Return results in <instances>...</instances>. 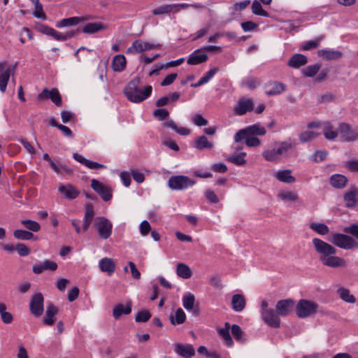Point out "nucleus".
Wrapping results in <instances>:
<instances>
[{
    "label": "nucleus",
    "instance_id": "39",
    "mask_svg": "<svg viewBox=\"0 0 358 358\" xmlns=\"http://www.w3.org/2000/svg\"><path fill=\"white\" fill-rule=\"evenodd\" d=\"M171 323L173 325L181 324L185 322L186 315L183 310L180 308H178L174 315L169 316Z\"/></svg>",
    "mask_w": 358,
    "mask_h": 358
},
{
    "label": "nucleus",
    "instance_id": "43",
    "mask_svg": "<svg viewBox=\"0 0 358 358\" xmlns=\"http://www.w3.org/2000/svg\"><path fill=\"white\" fill-rule=\"evenodd\" d=\"M262 3L258 0L253 1L251 6L252 13L255 15L269 17V13L263 8Z\"/></svg>",
    "mask_w": 358,
    "mask_h": 358
},
{
    "label": "nucleus",
    "instance_id": "20",
    "mask_svg": "<svg viewBox=\"0 0 358 358\" xmlns=\"http://www.w3.org/2000/svg\"><path fill=\"white\" fill-rule=\"evenodd\" d=\"M265 93L268 96H275L282 94L286 90V85L280 82L271 81L265 85Z\"/></svg>",
    "mask_w": 358,
    "mask_h": 358
},
{
    "label": "nucleus",
    "instance_id": "40",
    "mask_svg": "<svg viewBox=\"0 0 358 358\" xmlns=\"http://www.w3.org/2000/svg\"><path fill=\"white\" fill-rule=\"evenodd\" d=\"M278 197L284 202H294L299 200L298 194L293 191H282L278 194Z\"/></svg>",
    "mask_w": 358,
    "mask_h": 358
},
{
    "label": "nucleus",
    "instance_id": "57",
    "mask_svg": "<svg viewBox=\"0 0 358 358\" xmlns=\"http://www.w3.org/2000/svg\"><path fill=\"white\" fill-rule=\"evenodd\" d=\"M259 24L252 21H245L241 24L242 29L245 32L252 31L257 29Z\"/></svg>",
    "mask_w": 358,
    "mask_h": 358
},
{
    "label": "nucleus",
    "instance_id": "2",
    "mask_svg": "<svg viewBox=\"0 0 358 358\" xmlns=\"http://www.w3.org/2000/svg\"><path fill=\"white\" fill-rule=\"evenodd\" d=\"M141 80L136 77L130 80L124 89L127 99L133 103H141L147 99L152 94L151 85L146 86L143 90L139 87Z\"/></svg>",
    "mask_w": 358,
    "mask_h": 358
},
{
    "label": "nucleus",
    "instance_id": "47",
    "mask_svg": "<svg viewBox=\"0 0 358 358\" xmlns=\"http://www.w3.org/2000/svg\"><path fill=\"white\" fill-rule=\"evenodd\" d=\"M338 293L340 298L347 303H354L356 301L355 297L350 294L348 289L341 287L338 289Z\"/></svg>",
    "mask_w": 358,
    "mask_h": 358
},
{
    "label": "nucleus",
    "instance_id": "35",
    "mask_svg": "<svg viewBox=\"0 0 358 358\" xmlns=\"http://www.w3.org/2000/svg\"><path fill=\"white\" fill-rule=\"evenodd\" d=\"M323 134L324 137L330 141L334 140L338 135V130L334 129L333 124L329 121L324 122Z\"/></svg>",
    "mask_w": 358,
    "mask_h": 358
},
{
    "label": "nucleus",
    "instance_id": "42",
    "mask_svg": "<svg viewBox=\"0 0 358 358\" xmlns=\"http://www.w3.org/2000/svg\"><path fill=\"white\" fill-rule=\"evenodd\" d=\"M247 133L252 136H264L266 133L264 127L259 124H255L245 128Z\"/></svg>",
    "mask_w": 358,
    "mask_h": 358
},
{
    "label": "nucleus",
    "instance_id": "63",
    "mask_svg": "<svg viewBox=\"0 0 358 358\" xmlns=\"http://www.w3.org/2000/svg\"><path fill=\"white\" fill-rule=\"evenodd\" d=\"M192 122L195 125L199 127L206 126L208 124V120L200 114L195 115L192 117Z\"/></svg>",
    "mask_w": 358,
    "mask_h": 358
},
{
    "label": "nucleus",
    "instance_id": "61",
    "mask_svg": "<svg viewBox=\"0 0 358 358\" xmlns=\"http://www.w3.org/2000/svg\"><path fill=\"white\" fill-rule=\"evenodd\" d=\"M245 144L248 147H258L261 145V141L258 138L248 135L245 141Z\"/></svg>",
    "mask_w": 358,
    "mask_h": 358
},
{
    "label": "nucleus",
    "instance_id": "18",
    "mask_svg": "<svg viewBox=\"0 0 358 358\" xmlns=\"http://www.w3.org/2000/svg\"><path fill=\"white\" fill-rule=\"evenodd\" d=\"M273 309L266 310L261 315L262 320L268 326L272 328H279L280 326V320Z\"/></svg>",
    "mask_w": 358,
    "mask_h": 358
},
{
    "label": "nucleus",
    "instance_id": "21",
    "mask_svg": "<svg viewBox=\"0 0 358 358\" xmlns=\"http://www.w3.org/2000/svg\"><path fill=\"white\" fill-rule=\"evenodd\" d=\"M236 153L229 155L226 158V160L236 166H244L247 163L245 157L247 153L242 151L241 148H235Z\"/></svg>",
    "mask_w": 358,
    "mask_h": 358
},
{
    "label": "nucleus",
    "instance_id": "24",
    "mask_svg": "<svg viewBox=\"0 0 358 358\" xmlns=\"http://www.w3.org/2000/svg\"><path fill=\"white\" fill-rule=\"evenodd\" d=\"M57 313V307L52 303H48L46 306L45 316L43 318V323L48 326L53 325L55 322V317Z\"/></svg>",
    "mask_w": 358,
    "mask_h": 358
},
{
    "label": "nucleus",
    "instance_id": "33",
    "mask_svg": "<svg viewBox=\"0 0 358 358\" xmlns=\"http://www.w3.org/2000/svg\"><path fill=\"white\" fill-rule=\"evenodd\" d=\"M94 216V211L93 206L90 204H87L85 206V211L83 218V230L87 231L92 222Z\"/></svg>",
    "mask_w": 358,
    "mask_h": 358
},
{
    "label": "nucleus",
    "instance_id": "19",
    "mask_svg": "<svg viewBox=\"0 0 358 358\" xmlns=\"http://www.w3.org/2000/svg\"><path fill=\"white\" fill-rule=\"evenodd\" d=\"M58 189L64 197L69 200L75 199L80 194V191L71 184H60Z\"/></svg>",
    "mask_w": 358,
    "mask_h": 358
},
{
    "label": "nucleus",
    "instance_id": "1",
    "mask_svg": "<svg viewBox=\"0 0 358 358\" xmlns=\"http://www.w3.org/2000/svg\"><path fill=\"white\" fill-rule=\"evenodd\" d=\"M312 241L315 251L320 255V261L324 266L333 268L347 267L346 260L336 255L337 250L333 245L318 238H314Z\"/></svg>",
    "mask_w": 358,
    "mask_h": 358
},
{
    "label": "nucleus",
    "instance_id": "37",
    "mask_svg": "<svg viewBox=\"0 0 358 358\" xmlns=\"http://www.w3.org/2000/svg\"><path fill=\"white\" fill-rule=\"evenodd\" d=\"M308 62L307 57L301 54L294 55L289 60L288 65L292 68H299Z\"/></svg>",
    "mask_w": 358,
    "mask_h": 358
},
{
    "label": "nucleus",
    "instance_id": "9",
    "mask_svg": "<svg viewBox=\"0 0 358 358\" xmlns=\"http://www.w3.org/2000/svg\"><path fill=\"white\" fill-rule=\"evenodd\" d=\"M91 187L104 201H108L112 199V189L110 186L103 185L96 179H92Z\"/></svg>",
    "mask_w": 358,
    "mask_h": 358
},
{
    "label": "nucleus",
    "instance_id": "55",
    "mask_svg": "<svg viewBox=\"0 0 358 358\" xmlns=\"http://www.w3.org/2000/svg\"><path fill=\"white\" fill-rule=\"evenodd\" d=\"M320 69V65L315 64L313 65H309L306 68L303 69L302 73L306 77H313L315 76Z\"/></svg>",
    "mask_w": 358,
    "mask_h": 358
},
{
    "label": "nucleus",
    "instance_id": "25",
    "mask_svg": "<svg viewBox=\"0 0 358 358\" xmlns=\"http://www.w3.org/2000/svg\"><path fill=\"white\" fill-rule=\"evenodd\" d=\"M291 169L278 170L274 174V177L280 182L292 184L296 182V178L292 175Z\"/></svg>",
    "mask_w": 358,
    "mask_h": 358
},
{
    "label": "nucleus",
    "instance_id": "49",
    "mask_svg": "<svg viewBox=\"0 0 358 358\" xmlns=\"http://www.w3.org/2000/svg\"><path fill=\"white\" fill-rule=\"evenodd\" d=\"M310 228L320 235H326L329 232V228L324 223L313 222L310 224Z\"/></svg>",
    "mask_w": 358,
    "mask_h": 358
},
{
    "label": "nucleus",
    "instance_id": "12",
    "mask_svg": "<svg viewBox=\"0 0 358 358\" xmlns=\"http://www.w3.org/2000/svg\"><path fill=\"white\" fill-rule=\"evenodd\" d=\"M13 74L12 69L6 62H0V91L4 93L10 77Z\"/></svg>",
    "mask_w": 358,
    "mask_h": 358
},
{
    "label": "nucleus",
    "instance_id": "32",
    "mask_svg": "<svg viewBox=\"0 0 358 358\" xmlns=\"http://www.w3.org/2000/svg\"><path fill=\"white\" fill-rule=\"evenodd\" d=\"M246 301L245 296L241 294H236L231 299L232 309L236 312L242 311L245 307Z\"/></svg>",
    "mask_w": 358,
    "mask_h": 358
},
{
    "label": "nucleus",
    "instance_id": "16",
    "mask_svg": "<svg viewBox=\"0 0 358 358\" xmlns=\"http://www.w3.org/2000/svg\"><path fill=\"white\" fill-rule=\"evenodd\" d=\"M254 104L252 99H241L234 108V114L236 115H243L247 112L253 110Z\"/></svg>",
    "mask_w": 358,
    "mask_h": 358
},
{
    "label": "nucleus",
    "instance_id": "11",
    "mask_svg": "<svg viewBox=\"0 0 358 358\" xmlns=\"http://www.w3.org/2000/svg\"><path fill=\"white\" fill-rule=\"evenodd\" d=\"M46 99H50L57 106H62V101L59 90L56 88H53L49 90L48 88H44L42 92L38 94V99L44 100Z\"/></svg>",
    "mask_w": 358,
    "mask_h": 358
},
{
    "label": "nucleus",
    "instance_id": "50",
    "mask_svg": "<svg viewBox=\"0 0 358 358\" xmlns=\"http://www.w3.org/2000/svg\"><path fill=\"white\" fill-rule=\"evenodd\" d=\"M231 331L236 341L241 343L245 341V334L238 324H233L231 327Z\"/></svg>",
    "mask_w": 358,
    "mask_h": 358
},
{
    "label": "nucleus",
    "instance_id": "30",
    "mask_svg": "<svg viewBox=\"0 0 358 358\" xmlns=\"http://www.w3.org/2000/svg\"><path fill=\"white\" fill-rule=\"evenodd\" d=\"M127 67V59L123 55H115L111 63V68L115 72H122Z\"/></svg>",
    "mask_w": 358,
    "mask_h": 358
},
{
    "label": "nucleus",
    "instance_id": "5",
    "mask_svg": "<svg viewBox=\"0 0 358 358\" xmlns=\"http://www.w3.org/2000/svg\"><path fill=\"white\" fill-rule=\"evenodd\" d=\"M94 227L101 239H108L113 232V223L105 217H96L94 220Z\"/></svg>",
    "mask_w": 358,
    "mask_h": 358
},
{
    "label": "nucleus",
    "instance_id": "34",
    "mask_svg": "<svg viewBox=\"0 0 358 358\" xmlns=\"http://www.w3.org/2000/svg\"><path fill=\"white\" fill-rule=\"evenodd\" d=\"M106 28V26L100 22H90L83 27L82 31L85 34H92L103 30Z\"/></svg>",
    "mask_w": 358,
    "mask_h": 358
},
{
    "label": "nucleus",
    "instance_id": "46",
    "mask_svg": "<svg viewBox=\"0 0 358 358\" xmlns=\"http://www.w3.org/2000/svg\"><path fill=\"white\" fill-rule=\"evenodd\" d=\"M6 306L3 303H0V315L2 322L4 324H9L13 321V315L6 311Z\"/></svg>",
    "mask_w": 358,
    "mask_h": 358
},
{
    "label": "nucleus",
    "instance_id": "59",
    "mask_svg": "<svg viewBox=\"0 0 358 358\" xmlns=\"http://www.w3.org/2000/svg\"><path fill=\"white\" fill-rule=\"evenodd\" d=\"M34 4L35 7L34 15L37 18L45 20L46 16L43 12L42 4L39 1Z\"/></svg>",
    "mask_w": 358,
    "mask_h": 358
},
{
    "label": "nucleus",
    "instance_id": "53",
    "mask_svg": "<svg viewBox=\"0 0 358 358\" xmlns=\"http://www.w3.org/2000/svg\"><path fill=\"white\" fill-rule=\"evenodd\" d=\"M13 236L19 240H31L34 238V234L29 231L22 229H16L13 232Z\"/></svg>",
    "mask_w": 358,
    "mask_h": 358
},
{
    "label": "nucleus",
    "instance_id": "27",
    "mask_svg": "<svg viewBox=\"0 0 358 358\" xmlns=\"http://www.w3.org/2000/svg\"><path fill=\"white\" fill-rule=\"evenodd\" d=\"M57 268V264L49 259H45L43 263L35 264L32 267V271L36 274H41L44 271H55Z\"/></svg>",
    "mask_w": 358,
    "mask_h": 358
},
{
    "label": "nucleus",
    "instance_id": "52",
    "mask_svg": "<svg viewBox=\"0 0 358 358\" xmlns=\"http://www.w3.org/2000/svg\"><path fill=\"white\" fill-rule=\"evenodd\" d=\"M21 224L30 231L38 232L41 229L38 222L31 220H22Z\"/></svg>",
    "mask_w": 358,
    "mask_h": 358
},
{
    "label": "nucleus",
    "instance_id": "38",
    "mask_svg": "<svg viewBox=\"0 0 358 358\" xmlns=\"http://www.w3.org/2000/svg\"><path fill=\"white\" fill-rule=\"evenodd\" d=\"M318 56L327 60L338 59L342 57V52L338 50H320Z\"/></svg>",
    "mask_w": 358,
    "mask_h": 358
},
{
    "label": "nucleus",
    "instance_id": "28",
    "mask_svg": "<svg viewBox=\"0 0 358 358\" xmlns=\"http://www.w3.org/2000/svg\"><path fill=\"white\" fill-rule=\"evenodd\" d=\"M195 298L193 294L187 292L182 296V306L187 311H192L196 316L199 315V309H194Z\"/></svg>",
    "mask_w": 358,
    "mask_h": 358
},
{
    "label": "nucleus",
    "instance_id": "6",
    "mask_svg": "<svg viewBox=\"0 0 358 358\" xmlns=\"http://www.w3.org/2000/svg\"><path fill=\"white\" fill-rule=\"evenodd\" d=\"M318 305L310 300L301 299L296 306V315L300 318L310 317L317 313Z\"/></svg>",
    "mask_w": 358,
    "mask_h": 358
},
{
    "label": "nucleus",
    "instance_id": "41",
    "mask_svg": "<svg viewBox=\"0 0 358 358\" xmlns=\"http://www.w3.org/2000/svg\"><path fill=\"white\" fill-rule=\"evenodd\" d=\"M177 275L183 278L188 279L192 276V271L190 268L185 264L179 263L176 268Z\"/></svg>",
    "mask_w": 358,
    "mask_h": 358
},
{
    "label": "nucleus",
    "instance_id": "58",
    "mask_svg": "<svg viewBox=\"0 0 358 358\" xmlns=\"http://www.w3.org/2000/svg\"><path fill=\"white\" fill-rule=\"evenodd\" d=\"M169 115V112L165 108H159L153 112V116L159 121L165 120Z\"/></svg>",
    "mask_w": 358,
    "mask_h": 358
},
{
    "label": "nucleus",
    "instance_id": "54",
    "mask_svg": "<svg viewBox=\"0 0 358 358\" xmlns=\"http://www.w3.org/2000/svg\"><path fill=\"white\" fill-rule=\"evenodd\" d=\"M173 11V6L172 4H166L152 10V13L154 15H160L164 14H168Z\"/></svg>",
    "mask_w": 358,
    "mask_h": 358
},
{
    "label": "nucleus",
    "instance_id": "8",
    "mask_svg": "<svg viewBox=\"0 0 358 358\" xmlns=\"http://www.w3.org/2000/svg\"><path fill=\"white\" fill-rule=\"evenodd\" d=\"M338 134L344 142H354L358 140V127H353L350 124L341 122L339 124Z\"/></svg>",
    "mask_w": 358,
    "mask_h": 358
},
{
    "label": "nucleus",
    "instance_id": "31",
    "mask_svg": "<svg viewBox=\"0 0 358 358\" xmlns=\"http://www.w3.org/2000/svg\"><path fill=\"white\" fill-rule=\"evenodd\" d=\"M51 169L59 176H71L73 174V170L64 163H52Z\"/></svg>",
    "mask_w": 358,
    "mask_h": 358
},
{
    "label": "nucleus",
    "instance_id": "15",
    "mask_svg": "<svg viewBox=\"0 0 358 358\" xmlns=\"http://www.w3.org/2000/svg\"><path fill=\"white\" fill-rule=\"evenodd\" d=\"M91 19L92 18L90 15L71 17L69 18H64L57 22L55 26L57 28L76 26L78 24L84 23Z\"/></svg>",
    "mask_w": 358,
    "mask_h": 358
},
{
    "label": "nucleus",
    "instance_id": "29",
    "mask_svg": "<svg viewBox=\"0 0 358 358\" xmlns=\"http://www.w3.org/2000/svg\"><path fill=\"white\" fill-rule=\"evenodd\" d=\"M131 312V303L127 302L125 305L118 303L113 309V316L115 319H119L122 315H129Z\"/></svg>",
    "mask_w": 358,
    "mask_h": 358
},
{
    "label": "nucleus",
    "instance_id": "60",
    "mask_svg": "<svg viewBox=\"0 0 358 358\" xmlns=\"http://www.w3.org/2000/svg\"><path fill=\"white\" fill-rule=\"evenodd\" d=\"M15 248L18 254L22 257H26L30 254V249L24 243H17Z\"/></svg>",
    "mask_w": 358,
    "mask_h": 358
},
{
    "label": "nucleus",
    "instance_id": "26",
    "mask_svg": "<svg viewBox=\"0 0 358 358\" xmlns=\"http://www.w3.org/2000/svg\"><path fill=\"white\" fill-rule=\"evenodd\" d=\"M99 267L102 272H106L108 275H111L115 271L116 264L113 259L104 257L100 259Z\"/></svg>",
    "mask_w": 358,
    "mask_h": 358
},
{
    "label": "nucleus",
    "instance_id": "13",
    "mask_svg": "<svg viewBox=\"0 0 358 358\" xmlns=\"http://www.w3.org/2000/svg\"><path fill=\"white\" fill-rule=\"evenodd\" d=\"M155 45L149 42H145L141 40L134 41L131 45L126 50L127 55H134L146 50H150L155 48Z\"/></svg>",
    "mask_w": 358,
    "mask_h": 358
},
{
    "label": "nucleus",
    "instance_id": "4",
    "mask_svg": "<svg viewBox=\"0 0 358 358\" xmlns=\"http://www.w3.org/2000/svg\"><path fill=\"white\" fill-rule=\"evenodd\" d=\"M331 242L336 247L343 250L358 248V242L352 236L344 234H334L331 236Z\"/></svg>",
    "mask_w": 358,
    "mask_h": 358
},
{
    "label": "nucleus",
    "instance_id": "48",
    "mask_svg": "<svg viewBox=\"0 0 358 358\" xmlns=\"http://www.w3.org/2000/svg\"><path fill=\"white\" fill-rule=\"evenodd\" d=\"M195 147L198 150H203L205 148L211 149L213 147V143L208 141L205 136H201L195 141Z\"/></svg>",
    "mask_w": 358,
    "mask_h": 358
},
{
    "label": "nucleus",
    "instance_id": "62",
    "mask_svg": "<svg viewBox=\"0 0 358 358\" xmlns=\"http://www.w3.org/2000/svg\"><path fill=\"white\" fill-rule=\"evenodd\" d=\"M343 231L358 239V224H352L350 226L345 227Z\"/></svg>",
    "mask_w": 358,
    "mask_h": 358
},
{
    "label": "nucleus",
    "instance_id": "23",
    "mask_svg": "<svg viewBox=\"0 0 358 358\" xmlns=\"http://www.w3.org/2000/svg\"><path fill=\"white\" fill-rule=\"evenodd\" d=\"M202 52L201 48L195 50L187 57V63L189 65H198L206 62L208 59V56L207 54L202 53Z\"/></svg>",
    "mask_w": 358,
    "mask_h": 358
},
{
    "label": "nucleus",
    "instance_id": "3",
    "mask_svg": "<svg viewBox=\"0 0 358 358\" xmlns=\"http://www.w3.org/2000/svg\"><path fill=\"white\" fill-rule=\"evenodd\" d=\"M274 148L265 150L262 156L265 160L271 162H280L283 158L288 157V152L294 144L291 141H280L274 143Z\"/></svg>",
    "mask_w": 358,
    "mask_h": 358
},
{
    "label": "nucleus",
    "instance_id": "7",
    "mask_svg": "<svg viewBox=\"0 0 358 358\" xmlns=\"http://www.w3.org/2000/svg\"><path fill=\"white\" fill-rule=\"evenodd\" d=\"M195 181L185 176H173L168 181V186L173 190H182L193 186Z\"/></svg>",
    "mask_w": 358,
    "mask_h": 358
},
{
    "label": "nucleus",
    "instance_id": "64",
    "mask_svg": "<svg viewBox=\"0 0 358 358\" xmlns=\"http://www.w3.org/2000/svg\"><path fill=\"white\" fill-rule=\"evenodd\" d=\"M139 228H140L141 234L143 236H147L151 229L150 224L147 220H143L140 224Z\"/></svg>",
    "mask_w": 358,
    "mask_h": 358
},
{
    "label": "nucleus",
    "instance_id": "10",
    "mask_svg": "<svg viewBox=\"0 0 358 358\" xmlns=\"http://www.w3.org/2000/svg\"><path fill=\"white\" fill-rule=\"evenodd\" d=\"M44 299L41 293L34 294L29 303L31 313L36 317L42 315L44 310Z\"/></svg>",
    "mask_w": 358,
    "mask_h": 358
},
{
    "label": "nucleus",
    "instance_id": "17",
    "mask_svg": "<svg viewBox=\"0 0 358 358\" xmlns=\"http://www.w3.org/2000/svg\"><path fill=\"white\" fill-rule=\"evenodd\" d=\"M294 301L292 299H284L277 302L275 310L278 315L287 316L292 310Z\"/></svg>",
    "mask_w": 358,
    "mask_h": 358
},
{
    "label": "nucleus",
    "instance_id": "14",
    "mask_svg": "<svg viewBox=\"0 0 358 358\" xmlns=\"http://www.w3.org/2000/svg\"><path fill=\"white\" fill-rule=\"evenodd\" d=\"M174 352L182 358H192L195 355L194 348L189 343H176L174 345Z\"/></svg>",
    "mask_w": 358,
    "mask_h": 358
},
{
    "label": "nucleus",
    "instance_id": "51",
    "mask_svg": "<svg viewBox=\"0 0 358 358\" xmlns=\"http://www.w3.org/2000/svg\"><path fill=\"white\" fill-rule=\"evenodd\" d=\"M320 133H317L313 131H305L299 134V140L301 143H305L315 139L317 136H320Z\"/></svg>",
    "mask_w": 358,
    "mask_h": 358
},
{
    "label": "nucleus",
    "instance_id": "44",
    "mask_svg": "<svg viewBox=\"0 0 358 358\" xmlns=\"http://www.w3.org/2000/svg\"><path fill=\"white\" fill-rule=\"evenodd\" d=\"M217 71V68L210 69L203 77L199 80L196 83L192 84V87H197L207 83L215 75Z\"/></svg>",
    "mask_w": 358,
    "mask_h": 358
},
{
    "label": "nucleus",
    "instance_id": "45",
    "mask_svg": "<svg viewBox=\"0 0 358 358\" xmlns=\"http://www.w3.org/2000/svg\"><path fill=\"white\" fill-rule=\"evenodd\" d=\"M219 334L224 340L227 346L230 347L233 345L234 342L229 333V324L225 323L224 327L219 330Z\"/></svg>",
    "mask_w": 358,
    "mask_h": 358
},
{
    "label": "nucleus",
    "instance_id": "56",
    "mask_svg": "<svg viewBox=\"0 0 358 358\" xmlns=\"http://www.w3.org/2000/svg\"><path fill=\"white\" fill-rule=\"evenodd\" d=\"M151 317L150 313L147 310L138 311L135 317L136 322H145Z\"/></svg>",
    "mask_w": 358,
    "mask_h": 358
},
{
    "label": "nucleus",
    "instance_id": "22",
    "mask_svg": "<svg viewBox=\"0 0 358 358\" xmlns=\"http://www.w3.org/2000/svg\"><path fill=\"white\" fill-rule=\"evenodd\" d=\"M343 200L347 208H354L358 203V188L352 187L343 195Z\"/></svg>",
    "mask_w": 358,
    "mask_h": 358
},
{
    "label": "nucleus",
    "instance_id": "36",
    "mask_svg": "<svg viewBox=\"0 0 358 358\" xmlns=\"http://www.w3.org/2000/svg\"><path fill=\"white\" fill-rule=\"evenodd\" d=\"M331 185L336 189L343 188L348 182V178L342 174H334L330 177Z\"/></svg>",
    "mask_w": 358,
    "mask_h": 358
}]
</instances>
